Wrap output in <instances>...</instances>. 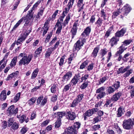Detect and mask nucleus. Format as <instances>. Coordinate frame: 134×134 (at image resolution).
Wrapping results in <instances>:
<instances>
[{"label":"nucleus","mask_w":134,"mask_h":134,"mask_svg":"<svg viewBox=\"0 0 134 134\" xmlns=\"http://www.w3.org/2000/svg\"><path fill=\"white\" fill-rule=\"evenodd\" d=\"M66 116L67 118L69 120H73L75 118L76 115L74 113L69 111L66 114Z\"/></svg>","instance_id":"obj_16"},{"label":"nucleus","mask_w":134,"mask_h":134,"mask_svg":"<svg viewBox=\"0 0 134 134\" xmlns=\"http://www.w3.org/2000/svg\"><path fill=\"white\" fill-rule=\"evenodd\" d=\"M36 100V99L34 98H31L28 101V103L30 105H32L35 102Z\"/></svg>","instance_id":"obj_48"},{"label":"nucleus","mask_w":134,"mask_h":134,"mask_svg":"<svg viewBox=\"0 0 134 134\" xmlns=\"http://www.w3.org/2000/svg\"><path fill=\"white\" fill-rule=\"evenodd\" d=\"M124 112L125 111L124 109L121 107L119 108L117 111V117H121L124 114Z\"/></svg>","instance_id":"obj_21"},{"label":"nucleus","mask_w":134,"mask_h":134,"mask_svg":"<svg viewBox=\"0 0 134 134\" xmlns=\"http://www.w3.org/2000/svg\"><path fill=\"white\" fill-rule=\"evenodd\" d=\"M52 36V34H51V33L48 35L45 39V40L44 41V42L45 43H47L49 41V40L50 39Z\"/></svg>","instance_id":"obj_56"},{"label":"nucleus","mask_w":134,"mask_h":134,"mask_svg":"<svg viewBox=\"0 0 134 134\" xmlns=\"http://www.w3.org/2000/svg\"><path fill=\"white\" fill-rule=\"evenodd\" d=\"M99 48L98 47H96L94 49L92 53L91 56L93 58H95L97 56V53H98L99 50Z\"/></svg>","instance_id":"obj_26"},{"label":"nucleus","mask_w":134,"mask_h":134,"mask_svg":"<svg viewBox=\"0 0 134 134\" xmlns=\"http://www.w3.org/2000/svg\"><path fill=\"white\" fill-rule=\"evenodd\" d=\"M113 29V26L110 27L109 29L107 31L105 35L104 36V38H107L110 35V32L111 30Z\"/></svg>","instance_id":"obj_31"},{"label":"nucleus","mask_w":134,"mask_h":134,"mask_svg":"<svg viewBox=\"0 0 134 134\" xmlns=\"http://www.w3.org/2000/svg\"><path fill=\"white\" fill-rule=\"evenodd\" d=\"M74 77L78 82H79V81H80V80L81 78L80 75L79 74H75L74 76Z\"/></svg>","instance_id":"obj_52"},{"label":"nucleus","mask_w":134,"mask_h":134,"mask_svg":"<svg viewBox=\"0 0 134 134\" xmlns=\"http://www.w3.org/2000/svg\"><path fill=\"white\" fill-rule=\"evenodd\" d=\"M123 45H122L120 47L118 48V51L116 52V53L115 55V57H116L118 56V58L119 59H122V57L121 55L122 53L124 52L125 49H124V47H123Z\"/></svg>","instance_id":"obj_11"},{"label":"nucleus","mask_w":134,"mask_h":134,"mask_svg":"<svg viewBox=\"0 0 134 134\" xmlns=\"http://www.w3.org/2000/svg\"><path fill=\"white\" fill-rule=\"evenodd\" d=\"M57 88V87L55 85H53L51 87V92L53 93H55Z\"/></svg>","instance_id":"obj_50"},{"label":"nucleus","mask_w":134,"mask_h":134,"mask_svg":"<svg viewBox=\"0 0 134 134\" xmlns=\"http://www.w3.org/2000/svg\"><path fill=\"white\" fill-rule=\"evenodd\" d=\"M26 118V116L25 115H23L22 116L19 118V120L20 122L21 123H22L23 122V121H24L25 119Z\"/></svg>","instance_id":"obj_64"},{"label":"nucleus","mask_w":134,"mask_h":134,"mask_svg":"<svg viewBox=\"0 0 134 134\" xmlns=\"http://www.w3.org/2000/svg\"><path fill=\"white\" fill-rule=\"evenodd\" d=\"M126 31V28H124L119 31L117 32L115 34V36L117 38L122 36Z\"/></svg>","instance_id":"obj_15"},{"label":"nucleus","mask_w":134,"mask_h":134,"mask_svg":"<svg viewBox=\"0 0 134 134\" xmlns=\"http://www.w3.org/2000/svg\"><path fill=\"white\" fill-rule=\"evenodd\" d=\"M120 86V82L118 81L115 82L114 84L112 86V87L114 88L115 90L118 89Z\"/></svg>","instance_id":"obj_33"},{"label":"nucleus","mask_w":134,"mask_h":134,"mask_svg":"<svg viewBox=\"0 0 134 134\" xmlns=\"http://www.w3.org/2000/svg\"><path fill=\"white\" fill-rule=\"evenodd\" d=\"M38 72V70L35 69L33 72L31 78L32 79H34L36 77Z\"/></svg>","instance_id":"obj_40"},{"label":"nucleus","mask_w":134,"mask_h":134,"mask_svg":"<svg viewBox=\"0 0 134 134\" xmlns=\"http://www.w3.org/2000/svg\"><path fill=\"white\" fill-rule=\"evenodd\" d=\"M71 86V83H69V84L65 85L63 89V92L64 93L68 91L70 88Z\"/></svg>","instance_id":"obj_29"},{"label":"nucleus","mask_w":134,"mask_h":134,"mask_svg":"<svg viewBox=\"0 0 134 134\" xmlns=\"http://www.w3.org/2000/svg\"><path fill=\"white\" fill-rule=\"evenodd\" d=\"M30 30L26 31L25 33L21 34L20 36L19 37L16 42L17 45L21 44L25 40L26 37L29 35V33L31 32Z\"/></svg>","instance_id":"obj_5"},{"label":"nucleus","mask_w":134,"mask_h":134,"mask_svg":"<svg viewBox=\"0 0 134 134\" xmlns=\"http://www.w3.org/2000/svg\"><path fill=\"white\" fill-rule=\"evenodd\" d=\"M88 63V61L87 60L85 61L84 62L82 63V64L80 66V69H83L87 65Z\"/></svg>","instance_id":"obj_45"},{"label":"nucleus","mask_w":134,"mask_h":134,"mask_svg":"<svg viewBox=\"0 0 134 134\" xmlns=\"http://www.w3.org/2000/svg\"><path fill=\"white\" fill-rule=\"evenodd\" d=\"M79 103L75 99L72 102L71 104V105L70 106L71 107H75L77 104Z\"/></svg>","instance_id":"obj_51"},{"label":"nucleus","mask_w":134,"mask_h":134,"mask_svg":"<svg viewBox=\"0 0 134 134\" xmlns=\"http://www.w3.org/2000/svg\"><path fill=\"white\" fill-rule=\"evenodd\" d=\"M91 29L90 26L87 27L85 29L81 34L80 37L83 39H86L87 37H88L91 31Z\"/></svg>","instance_id":"obj_10"},{"label":"nucleus","mask_w":134,"mask_h":134,"mask_svg":"<svg viewBox=\"0 0 134 134\" xmlns=\"http://www.w3.org/2000/svg\"><path fill=\"white\" fill-rule=\"evenodd\" d=\"M31 59H21L19 62L20 64L24 65L28 64L30 62Z\"/></svg>","instance_id":"obj_28"},{"label":"nucleus","mask_w":134,"mask_h":134,"mask_svg":"<svg viewBox=\"0 0 134 134\" xmlns=\"http://www.w3.org/2000/svg\"><path fill=\"white\" fill-rule=\"evenodd\" d=\"M61 124V123L60 119H58L55 122V127L56 128L59 127L60 126Z\"/></svg>","instance_id":"obj_42"},{"label":"nucleus","mask_w":134,"mask_h":134,"mask_svg":"<svg viewBox=\"0 0 134 134\" xmlns=\"http://www.w3.org/2000/svg\"><path fill=\"white\" fill-rule=\"evenodd\" d=\"M14 120L13 118H9L8 121V126L10 127L14 122Z\"/></svg>","instance_id":"obj_49"},{"label":"nucleus","mask_w":134,"mask_h":134,"mask_svg":"<svg viewBox=\"0 0 134 134\" xmlns=\"http://www.w3.org/2000/svg\"><path fill=\"white\" fill-rule=\"evenodd\" d=\"M94 65V64L92 63L89 64L87 67V70L90 71L92 70L93 69Z\"/></svg>","instance_id":"obj_54"},{"label":"nucleus","mask_w":134,"mask_h":134,"mask_svg":"<svg viewBox=\"0 0 134 134\" xmlns=\"http://www.w3.org/2000/svg\"><path fill=\"white\" fill-rule=\"evenodd\" d=\"M56 26L58 27V28L56 31V33L57 34H59L61 32V30L62 29V25H59L58 26Z\"/></svg>","instance_id":"obj_55"},{"label":"nucleus","mask_w":134,"mask_h":134,"mask_svg":"<svg viewBox=\"0 0 134 134\" xmlns=\"http://www.w3.org/2000/svg\"><path fill=\"white\" fill-rule=\"evenodd\" d=\"M78 132V130L72 126H71L68 127L67 132H64L63 134H77Z\"/></svg>","instance_id":"obj_13"},{"label":"nucleus","mask_w":134,"mask_h":134,"mask_svg":"<svg viewBox=\"0 0 134 134\" xmlns=\"http://www.w3.org/2000/svg\"><path fill=\"white\" fill-rule=\"evenodd\" d=\"M86 42V39H83L82 38H80L79 40L77 41L74 46V51H78L82 48L84 43Z\"/></svg>","instance_id":"obj_4"},{"label":"nucleus","mask_w":134,"mask_h":134,"mask_svg":"<svg viewBox=\"0 0 134 134\" xmlns=\"http://www.w3.org/2000/svg\"><path fill=\"white\" fill-rule=\"evenodd\" d=\"M105 11V10L104 9H102L100 11V17L103 18L104 20H108L109 17L107 15Z\"/></svg>","instance_id":"obj_19"},{"label":"nucleus","mask_w":134,"mask_h":134,"mask_svg":"<svg viewBox=\"0 0 134 134\" xmlns=\"http://www.w3.org/2000/svg\"><path fill=\"white\" fill-rule=\"evenodd\" d=\"M84 95L83 94H80L78 95L75 99L77 100L78 102H80L82 99Z\"/></svg>","instance_id":"obj_37"},{"label":"nucleus","mask_w":134,"mask_h":134,"mask_svg":"<svg viewBox=\"0 0 134 134\" xmlns=\"http://www.w3.org/2000/svg\"><path fill=\"white\" fill-rule=\"evenodd\" d=\"M134 125V119H129L124 120L123 122V128L126 130L131 129Z\"/></svg>","instance_id":"obj_3"},{"label":"nucleus","mask_w":134,"mask_h":134,"mask_svg":"<svg viewBox=\"0 0 134 134\" xmlns=\"http://www.w3.org/2000/svg\"><path fill=\"white\" fill-rule=\"evenodd\" d=\"M88 77L89 75L88 74H86L85 75H82V77H81V82H82L83 81H85Z\"/></svg>","instance_id":"obj_43"},{"label":"nucleus","mask_w":134,"mask_h":134,"mask_svg":"<svg viewBox=\"0 0 134 134\" xmlns=\"http://www.w3.org/2000/svg\"><path fill=\"white\" fill-rule=\"evenodd\" d=\"M72 73L71 71L67 72L63 77L62 78V81L63 82H67L69 80L72 76Z\"/></svg>","instance_id":"obj_14"},{"label":"nucleus","mask_w":134,"mask_h":134,"mask_svg":"<svg viewBox=\"0 0 134 134\" xmlns=\"http://www.w3.org/2000/svg\"><path fill=\"white\" fill-rule=\"evenodd\" d=\"M104 20H103L101 18H99L95 23V25H96V27L99 28L101 26L103 23V25L102 26V27H103L104 29H105V26L108 24L106 22L104 23Z\"/></svg>","instance_id":"obj_8"},{"label":"nucleus","mask_w":134,"mask_h":134,"mask_svg":"<svg viewBox=\"0 0 134 134\" xmlns=\"http://www.w3.org/2000/svg\"><path fill=\"white\" fill-rule=\"evenodd\" d=\"M122 9H123V11H121V12H122V15H120L119 17L123 19L124 17L127 15L132 9L129 4H126Z\"/></svg>","instance_id":"obj_6"},{"label":"nucleus","mask_w":134,"mask_h":134,"mask_svg":"<svg viewBox=\"0 0 134 134\" xmlns=\"http://www.w3.org/2000/svg\"><path fill=\"white\" fill-rule=\"evenodd\" d=\"M93 120L94 123L97 122L101 120V118L100 116H98L94 118Z\"/></svg>","instance_id":"obj_53"},{"label":"nucleus","mask_w":134,"mask_h":134,"mask_svg":"<svg viewBox=\"0 0 134 134\" xmlns=\"http://www.w3.org/2000/svg\"><path fill=\"white\" fill-rule=\"evenodd\" d=\"M18 111V109L16 108L15 109L14 106L12 105L10 106L8 109L7 111L10 115L15 114L17 113Z\"/></svg>","instance_id":"obj_12"},{"label":"nucleus","mask_w":134,"mask_h":134,"mask_svg":"<svg viewBox=\"0 0 134 134\" xmlns=\"http://www.w3.org/2000/svg\"><path fill=\"white\" fill-rule=\"evenodd\" d=\"M32 10H30L29 11L28 13L26 15V16L24 19V20L26 21L30 20L33 17L34 12H32Z\"/></svg>","instance_id":"obj_18"},{"label":"nucleus","mask_w":134,"mask_h":134,"mask_svg":"<svg viewBox=\"0 0 134 134\" xmlns=\"http://www.w3.org/2000/svg\"><path fill=\"white\" fill-rule=\"evenodd\" d=\"M77 29L72 28L70 32L71 35V38L73 39L76 34Z\"/></svg>","instance_id":"obj_30"},{"label":"nucleus","mask_w":134,"mask_h":134,"mask_svg":"<svg viewBox=\"0 0 134 134\" xmlns=\"http://www.w3.org/2000/svg\"><path fill=\"white\" fill-rule=\"evenodd\" d=\"M18 58H21L22 59H26L27 57V55L25 53H20L18 57Z\"/></svg>","instance_id":"obj_47"},{"label":"nucleus","mask_w":134,"mask_h":134,"mask_svg":"<svg viewBox=\"0 0 134 134\" xmlns=\"http://www.w3.org/2000/svg\"><path fill=\"white\" fill-rule=\"evenodd\" d=\"M132 41L130 40H125L123 42V43L125 46H126L130 44Z\"/></svg>","instance_id":"obj_60"},{"label":"nucleus","mask_w":134,"mask_h":134,"mask_svg":"<svg viewBox=\"0 0 134 134\" xmlns=\"http://www.w3.org/2000/svg\"><path fill=\"white\" fill-rule=\"evenodd\" d=\"M42 101L41 103V105H44L47 102V97L44 98L42 99Z\"/></svg>","instance_id":"obj_63"},{"label":"nucleus","mask_w":134,"mask_h":134,"mask_svg":"<svg viewBox=\"0 0 134 134\" xmlns=\"http://www.w3.org/2000/svg\"><path fill=\"white\" fill-rule=\"evenodd\" d=\"M130 68V66H127L125 68H124V67H121L119 68L118 69V70L117 72V74H119L120 73L123 74L126 71V72L125 73L124 75V77L126 78L129 76L133 71V70L132 69L127 70Z\"/></svg>","instance_id":"obj_2"},{"label":"nucleus","mask_w":134,"mask_h":134,"mask_svg":"<svg viewBox=\"0 0 134 134\" xmlns=\"http://www.w3.org/2000/svg\"><path fill=\"white\" fill-rule=\"evenodd\" d=\"M75 0H69L68 3L66 5V7L63 10L62 16L59 18V20L57 21L55 26L62 25V23L63 22V19L66 16L65 14L68 13L70 9L72 8Z\"/></svg>","instance_id":"obj_1"},{"label":"nucleus","mask_w":134,"mask_h":134,"mask_svg":"<svg viewBox=\"0 0 134 134\" xmlns=\"http://www.w3.org/2000/svg\"><path fill=\"white\" fill-rule=\"evenodd\" d=\"M100 128V125H94L92 127V130L93 131H96Z\"/></svg>","instance_id":"obj_61"},{"label":"nucleus","mask_w":134,"mask_h":134,"mask_svg":"<svg viewBox=\"0 0 134 134\" xmlns=\"http://www.w3.org/2000/svg\"><path fill=\"white\" fill-rule=\"evenodd\" d=\"M44 8L41 7L39 10V11L38 12L37 15L36 17V19L37 20L40 19L41 16H42L43 14V12L44 10Z\"/></svg>","instance_id":"obj_20"},{"label":"nucleus","mask_w":134,"mask_h":134,"mask_svg":"<svg viewBox=\"0 0 134 134\" xmlns=\"http://www.w3.org/2000/svg\"><path fill=\"white\" fill-rule=\"evenodd\" d=\"M105 90V88L103 87H102L96 90V93H100L97 95V98L100 99L105 95L106 94L104 92Z\"/></svg>","instance_id":"obj_7"},{"label":"nucleus","mask_w":134,"mask_h":134,"mask_svg":"<svg viewBox=\"0 0 134 134\" xmlns=\"http://www.w3.org/2000/svg\"><path fill=\"white\" fill-rule=\"evenodd\" d=\"M106 80L107 78L106 77H104L100 79L99 81V84L103 83Z\"/></svg>","instance_id":"obj_62"},{"label":"nucleus","mask_w":134,"mask_h":134,"mask_svg":"<svg viewBox=\"0 0 134 134\" xmlns=\"http://www.w3.org/2000/svg\"><path fill=\"white\" fill-rule=\"evenodd\" d=\"M81 126V124L79 122H76L74 124L73 126L72 127L74 128L77 130H78L79 129L80 127Z\"/></svg>","instance_id":"obj_36"},{"label":"nucleus","mask_w":134,"mask_h":134,"mask_svg":"<svg viewBox=\"0 0 134 134\" xmlns=\"http://www.w3.org/2000/svg\"><path fill=\"white\" fill-rule=\"evenodd\" d=\"M92 111L91 109L85 112L83 114V117L84 120H86L87 117L91 116L93 114Z\"/></svg>","instance_id":"obj_22"},{"label":"nucleus","mask_w":134,"mask_h":134,"mask_svg":"<svg viewBox=\"0 0 134 134\" xmlns=\"http://www.w3.org/2000/svg\"><path fill=\"white\" fill-rule=\"evenodd\" d=\"M7 96L5 90H3L1 93L0 95V99L1 100H4L6 99Z\"/></svg>","instance_id":"obj_27"},{"label":"nucleus","mask_w":134,"mask_h":134,"mask_svg":"<svg viewBox=\"0 0 134 134\" xmlns=\"http://www.w3.org/2000/svg\"><path fill=\"white\" fill-rule=\"evenodd\" d=\"M122 10L119 9L117 12H114L113 13L112 17L113 18H115L118 15L121 13Z\"/></svg>","instance_id":"obj_35"},{"label":"nucleus","mask_w":134,"mask_h":134,"mask_svg":"<svg viewBox=\"0 0 134 134\" xmlns=\"http://www.w3.org/2000/svg\"><path fill=\"white\" fill-rule=\"evenodd\" d=\"M119 38H117L114 37L111 39L110 40V42L111 43V46L112 47L114 46V45L116 44L117 43V42L119 41Z\"/></svg>","instance_id":"obj_23"},{"label":"nucleus","mask_w":134,"mask_h":134,"mask_svg":"<svg viewBox=\"0 0 134 134\" xmlns=\"http://www.w3.org/2000/svg\"><path fill=\"white\" fill-rule=\"evenodd\" d=\"M108 50L107 49L105 48L103 49H101L100 51V54L102 57H103L107 52Z\"/></svg>","instance_id":"obj_32"},{"label":"nucleus","mask_w":134,"mask_h":134,"mask_svg":"<svg viewBox=\"0 0 134 134\" xmlns=\"http://www.w3.org/2000/svg\"><path fill=\"white\" fill-rule=\"evenodd\" d=\"M21 93L19 92L17 93L14 98V102H16L19 99Z\"/></svg>","instance_id":"obj_34"},{"label":"nucleus","mask_w":134,"mask_h":134,"mask_svg":"<svg viewBox=\"0 0 134 134\" xmlns=\"http://www.w3.org/2000/svg\"><path fill=\"white\" fill-rule=\"evenodd\" d=\"M89 82L87 81H85L81 86L80 88L82 90H83L86 88L88 86V83Z\"/></svg>","instance_id":"obj_39"},{"label":"nucleus","mask_w":134,"mask_h":134,"mask_svg":"<svg viewBox=\"0 0 134 134\" xmlns=\"http://www.w3.org/2000/svg\"><path fill=\"white\" fill-rule=\"evenodd\" d=\"M57 114L58 119H60L62 118L63 116H64L65 115V113L64 112H58L57 113Z\"/></svg>","instance_id":"obj_44"},{"label":"nucleus","mask_w":134,"mask_h":134,"mask_svg":"<svg viewBox=\"0 0 134 134\" xmlns=\"http://www.w3.org/2000/svg\"><path fill=\"white\" fill-rule=\"evenodd\" d=\"M46 23L45 22L44 24V26H43L41 31L40 33H42V32L43 31L42 35L44 36L47 32L48 30V28L47 27V25H46Z\"/></svg>","instance_id":"obj_24"},{"label":"nucleus","mask_w":134,"mask_h":134,"mask_svg":"<svg viewBox=\"0 0 134 134\" xmlns=\"http://www.w3.org/2000/svg\"><path fill=\"white\" fill-rule=\"evenodd\" d=\"M59 43V41H58L56 43L53 47L48 49L45 55V56L46 58H48L50 56L52 52L55 49L58 47Z\"/></svg>","instance_id":"obj_9"},{"label":"nucleus","mask_w":134,"mask_h":134,"mask_svg":"<svg viewBox=\"0 0 134 134\" xmlns=\"http://www.w3.org/2000/svg\"><path fill=\"white\" fill-rule=\"evenodd\" d=\"M83 0H78L77 4V7L84 6V4L83 3Z\"/></svg>","instance_id":"obj_59"},{"label":"nucleus","mask_w":134,"mask_h":134,"mask_svg":"<svg viewBox=\"0 0 134 134\" xmlns=\"http://www.w3.org/2000/svg\"><path fill=\"white\" fill-rule=\"evenodd\" d=\"M42 46L38 48L35 51V53L39 55L42 51Z\"/></svg>","instance_id":"obj_57"},{"label":"nucleus","mask_w":134,"mask_h":134,"mask_svg":"<svg viewBox=\"0 0 134 134\" xmlns=\"http://www.w3.org/2000/svg\"><path fill=\"white\" fill-rule=\"evenodd\" d=\"M70 15L69 14L66 16L65 20L62 23V26L65 27L67 25L70 19Z\"/></svg>","instance_id":"obj_25"},{"label":"nucleus","mask_w":134,"mask_h":134,"mask_svg":"<svg viewBox=\"0 0 134 134\" xmlns=\"http://www.w3.org/2000/svg\"><path fill=\"white\" fill-rule=\"evenodd\" d=\"M58 11L59 10H55L54 13L53 14L51 18V19L52 20H54L55 19L56 16L58 13Z\"/></svg>","instance_id":"obj_58"},{"label":"nucleus","mask_w":134,"mask_h":134,"mask_svg":"<svg viewBox=\"0 0 134 134\" xmlns=\"http://www.w3.org/2000/svg\"><path fill=\"white\" fill-rule=\"evenodd\" d=\"M19 124L18 123L14 122L12 125L11 128L14 130H16L19 128Z\"/></svg>","instance_id":"obj_46"},{"label":"nucleus","mask_w":134,"mask_h":134,"mask_svg":"<svg viewBox=\"0 0 134 134\" xmlns=\"http://www.w3.org/2000/svg\"><path fill=\"white\" fill-rule=\"evenodd\" d=\"M115 91V89H114L112 86L108 87L107 91L109 94H110L113 93Z\"/></svg>","instance_id":"obj_38"},{"label":"nucleus","mask_w":134,"mask_h":134,"mask_svg":"<svg viewBox=\"0 0 134 134\" xmlns=\"http://www.w3.org/2000/svg\"><path fill=\"white\" fill-rule=\"evenodd\" d=\"M41 3V1H38L36 2L33 5L32 7V9L30 10H32L33 11V10H35L36 9V8L37 7L38 4Z\"/></svg>","instance_id":"obj_41"},{"label":"nucleus","mask_w":134,"mask_h":134,"mask_svg":"<svg viewBox=\"0 0 134 134\" xmlns=\"http://www.w3.org/2000/svg\"><path fill=\"white\" fill-rule=\"evenodd\" d=\"M122 93L121 92H119L113 95L111 97V100L116 101L118 100L121 96Z\"/></svg>","instance_id":"obj_17"}]
</instances>
